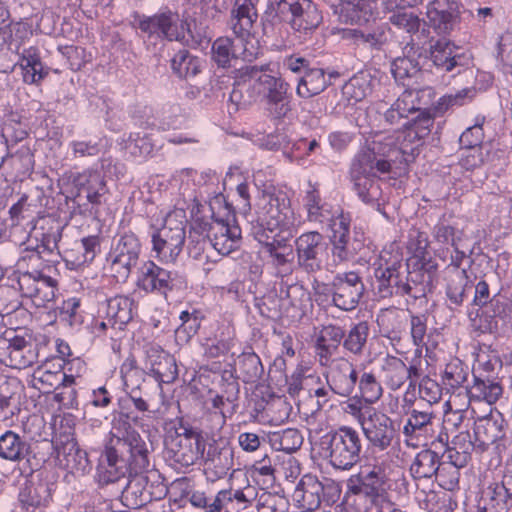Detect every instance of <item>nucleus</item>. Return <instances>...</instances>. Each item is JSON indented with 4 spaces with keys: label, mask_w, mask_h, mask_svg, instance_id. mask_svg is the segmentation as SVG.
I'll return each mask as SVG.
<instances>
[{
    "label": "nucleus",
    "mask_w": 512,
    "mask_h": 512,
    "mask_svg": "<svg viewBox=\"0 0 512 512\" xmlns=\"http://www.w3.org/2000/svg\"><path fill=\"white\" fill-rule=\"evenodd\" d=\"M372 287L375 294L382 299L393 296H408L413 300L426 298L434 288L412 277V269L403 263L400 256H380L373 264Z\"/></svg>",
    "instance_id": "f257e3e1"
},
{
    "label": "nucleus",
    "mask_w": 512,
    "mask_h": 512,
    "mask_svg": "<svg viewBox=\"0 0 512 512\" xmlns=\"http://www.w3.org/2000/svg\"><path fill=\"white\" fill-rule=\"evenodd\" d=\"M322 14L311 0H275L269 2L261 17L263 35L275 38L285 24L295 31L308 33L322 22Z\"/></svg>",
    "instance_id": "f03ea898"
},
{
    "label": "nucleus",
    "mask_w": 512,
    "mask_h": 512,
    "mask_svg": "<svg viewBox=\"0 0 512 512\" xmlns=\"http://www.w3.org/2000/svg\"><path fill=\"white\" fill-rule=\"evenodd\" d=\"M380 148V145L374 144L357 153L351 163L349 174L353 190L359 199L386 216L383 207L385 201L377 172L389 173L390 164L388 159H378L377 153H381Z\"/></svg>",
    "instance_id": "7ed1b4c3"
},
{
    "label": "nucleus",
    "mask_w": 512,
    "mask_h": 512,
    "mask_svg": "<svg viewBox=\"0 0 512 512\" xmlns=\"http://www.w3.org/2000/svg\"><path fill=\"white\" fill-rule=\"evenodd\" d=\"M72 189L65 196V203L59 209L69 214V219L76 215L92 216L98 207L106 202L109 190L104 174L97 170H85L70 177Z\"/></svg>",
    "instance_id": "20e7f679"
},
{
    "label": "nucleus",
    "mask_w": 512,
    "mask_h": 512,
    "mask_svg": "<svg viewBox=\"0 0 512 512\" xmlns=\"http://www.w3.org/2000/svg\"><path fill=\"white\" fill-rule=\"evenodd\" d=\"M295 214L286 192L278 190L262 196L256 214L250 215V234L255 239L277 235V231H289L295 226Z\"/></svg>",
    "instance_id": "39448f33"
},
{
    "label": "nucleus",
    "mask_w": 512,
    "mask_h": 512,
    "mask_svg": "<svg viewBox=\"0 0 512 512\" xmlns=\"http://www.w3.org/2000/svg\"><path fill=\"white\" fill-rule=\"evenodd\" d=\"M205 447L202 431L181 419L165 434L164 458L176 469L188 468L204 456Z\"/></svg>",
    "instance_id": "423d86ee"
},
{
    "label": "nucleus",
    "mask_w": 512,
    "mask_h": 512,
    "mask_svg": "<svg viewBox=\"0 0 512 512\" xmlns=\"http://www.w3.org/2000/svg\"><path fill=\"white\" fill-rule=\"evenodd\" d=\"M451 40L439 38L436 42L428 44L426 40L416 41L411 38L403 48V56L397 57L391 64V72L396 81H404L415 77L419 72L431 71L435 68L441 73V68L436 64V54L440 50L449 51Z\"/></svg>",
    "instance_id": "0eeeda50"
},
{
    "label": "nucleus",
    "mask_w": 512,
    "mask_h": 512,
    "mask_svg": "<svg viewBox=\"0 0 512 512\" xmlns=\"http://www.w3.org/2000/svg\"><path fill=\"white\" fill-rule=\"evenodd\" d=\"M134 27L139 30L146 50L156 54L167 43L180 39V14L169 7H163L152 15L136 13Z\"/></svg>",
    "instance_id": "6e6552de"
},
{
    "label": "nucleus",
    "mask_w": 512,
    "mask_h": 512,
    "mask_svg": "<svg viewBox=\"0 0 512 512\" xmlns=\"http://www.w3.org/2000/svg\"><path fill=\"white\" fill-rule=\"evenodd\" d=\"M320 444L335 469L350 470L361 460L362 439L352 427L341 426L327 432L321 437Z\"/></svg>",
    "instance_id": "1a4fd4ad"
},
{
    "label": "nucleus",
    "mask_w": 512,
    "mask_h": 512,
    "mask_svg": "<svg viewBox=\"0 0 512 512\" xmlns=\"http://www.w3.org/2000/svg\"><path fill=\"white\" fill-rule=\"evenodd\" d=\"M435 61L440 66L443 75L447 74L451 78L463 76L468 87L475 89V97L492 84L491 74L475 69L472 54L457 46L453 41H451L449 51H438Z\"/></svg>",
    "instance_id": "9d476101"
},
{
    "label": "nucleus",
    "mask_w": 512,
    "mask_h": 512,
    "mask_svg": "<svg viewBox=\"0 0 512 512\" xmlns=\"http://www.w3.org/2000/svg\"><path fill=\"white\" fill-rule=\"evenodd\" d=\"M283 68L298 76L296 94L303 99H309L321 94L328 86L332 85V79L340 77L337 71L326 72L323 68L316 67L312 61L294 53L283 60Z\"/></svg>",
    "instance_id": "9b49d317"
},
{
    "label": "nucleus",
    "mask_w": 512,
    "mask_h": 512,
    "mask_svg": "<svg viewBox=\"0 0 512 512\" xmlns=\"http://www.w3.org/2000/svg\"><path fill=\"white\" fill-rule=\"evenodd\" d=\"M38 448L12 430L0 435V458L18 464L20 475L38 472L47 461V455Z\"/></svg>",
    "instance_id": "f8f14e48"
},
{
    "label": "nucleus",
    "mask_w": 512,
    "mask_h": 512,
    "mask_svg": "<svg viewBox=\"0 0 512 512\" xmlns=\"http://www.w3.org/2000/svg\"><path fill=\"white\" fill-rule=\"evenodd\" d=\"M137 287L150 294L167 298L171 292H182L188 287L186 275L179 271L167 270L154 261H146L139 268Z\"/></svg>",
    "instance_id": "ddd939ff"
},
{
    "label": "nucleus",
    "mask_w": 512,
    "mask_h": 512,
    "mask_svg": "<svg viewBox=\"0 0 512 512\" xmlns=\"http://www.w3.org/2000/svg\"><path fill=\"white\" fill-rule=\"evenodd\" d=\"M141 254L142 244L134 232L118 233L112 240L107 259L114 276L118 280H127L133 268L138 265Z\"/></svg>",
    "instance_id": "4468645a"
},
{
    "label": "nucleus",
    "mask_w": 512,
    "mask_h": 512,
    "mask_svg": "<svg viewBox=\"0 0 512 512\" xmlns=\"http://www.w3.org/2000/svg\"><path fill=\"white\" fill-rule=\"evenodd\" d=\"M460 3L456 0H433L427 6L426 20H423L421 34L424 40L431 44V41L436 42L431 35L433 32L447 39L446 36L451 33L456 23L460 18Z\"/></svg>",
    "instance_id": "2eb2a0df"
},
{
    "label": "nucleus",
    "mask_w": 512,
    "mask_h": 512,
    "mask_svg": "<svg viewBox=\"0 0 512 512\" xmlns=\"http://www.w3.org/2000/svg\"><path fill=\"white\" fill-rule=\"evenodd\" d=\"M430 245L428 235L425 232L415 231V235H410L408 249L412 256L406 264L412 269V277L417 281L427 282L434 289L438 280V263L430 255L428 247Z\"/></svg>",
    "instance_id": "dca6fc26"
},
{
    "label": "nucleus",
    "mask_w": 512,
    "mask_h": 512,
    "mask_svg": "<svg viewBox=\"0 0 512 512\" xmlns=\"http://www.w3.org/2000/svg\"><path fill=\"white\" fill-rule=\"evenodd\" d=\"M328 248V243L321 233L317 231L302 233L295 239L298 268L308 275H315L322 271Z\"/></svg>",
    "instance_id": "f3484780"
},
{
    "label": "nucleus",
    "mask_w": 512,
    "mask_h": 512,
    "mask_svg": "<svg viewBox=\"0 0 512 512\" xmlns=\"http://www.w3.org/2000/svg\"><path fill=\"white\" fill-rule=\"evenodd\" d=\"M125 447L119 439L112 438L105 445L97 466L96 480L99 486H107L121 478L131 476L132 468L129 459L123 454Z\"/></svg>",
    "instance_id": "a211bd4d"
},
{
    "label": "nucleus",
    "mask_w": 512,
    "mask_h": 512,
    "mask_svg": "<svg viewBox=\"0 0 512 512\" xmlns=\"http://www.w3.org/2000/svg\"><path fill=\"white\" fill-rule=\"evenodd\" d=\"M359 423L371 447L379 451L387 450L398 436L395 422L384 413L373 411L367 416L362 413Z\"/></svg>",
    "instance_id": "6ab92c4d"
},
{
    "label": "nucleus",
    "mask_w": 512,
    "mask_h": 512,
    "mask_svg": "<svg viewBox=\"0 0 512 512\" xmlns=\"http://www.w3.org/2000/svg\"><path fill=\"white\" fill-rule=\"evenodd\" d=\"M332 289V302L343 311L355 309L365 292L362 278L355 271L337 273L332 279Z\"/></svg>",
    "instance_id": "aec40b11"
},
{
    "label": "nucleus",
    "mask_w": 512,
    "mask_h": 512,
    "mask_svg": "<svg viewBox=\"0 0 512 512\" xmlns=\"http://www.w3.org/2000/svg\"><path fill=\"white\" fill-rule=\"evenodd\" d=\"M56 459L60 467L74 474L84 475L92 469L88 453L82 449L73 436L64 435L52 441Z\"/></svg>",
    "instance_id": "412c9836"
},
{
    "label": "nucleus",
    "mask_w": 512,
    "mask_h": 512,
    "mask_svg": "<svg viewBox=\"0 0 512 512\" xmlns=\"http://www.w3.org/2000/svg\"><path fill=\"white\" fill-rule=\"evenodd\" d=\"M185 226L182 222L166 224L152 234V250L165 262H174L185 243Z\"/></svg>",
    "instance_id": "4be33fe9"
},
{
    "label": "nucleus",
    "mask_w": 512,
    "mask_h": 512,
    "mask_svg": "<svg viewBox=\"0 0 512 512\" xmlns=\"http://www.w3.org/2000/svg\"><path fill=\"white\" fill-rule=\"evenodd\" d=\"M145 369L159 384L172 383L178 377L175 358L160 345L148 343L144 346Z\"/></svg>",
    "instance_id": "5701e85b"
},
{
    "label": "nucleus",
    "mask_w": 512,
    "mask_h": 512,
    "mask_svg": "<svg viewBox=\"0 0 512 512\" xmlns=\"http://www.w3.org/2000/svg\"><path fill=\"white\" fill-rule=\"evenodd\" d=\"M26 478L20 488L18 499L21 507L27 512H36L38 509L47 507L52 499V488L54 484L42 478L41 473L22 475Z\"/></svg>",
    "instance_id": "b1692460"
},
{
    "label": "nucleus",
    "mask_w": 512,
    "mask_h": 512,
    "mask_svg": "<svg viewBox=\"0 0 512 512\" xmlns=\"http://www.w3.org/2000/svg\"><path fill=\"white\" fill-rule=\"evenodd\" d=\"M233 465L234 449L229 443L209 444L204 468L207 481L214 483L225 478Z\"/></svg>",
    "instance_id": "393cba45"
},
{
    "label": "nucleus",
    "mask_w": 512,
    "mask_h": 512,
    "mask_svg": "<svg viewBox=\"0 0 512 512\" xmlns=\"http://www.w3.org/2000/svg\"><path fill=\"white\" fill-rule=\"evenodd\" d=\"M507 422L499 411H491L487 416L474 422L473 433L477 447L485 450L489 445L503 440L506 435Z\"/></svg>",
    "instance_id": "a878e982"
},
{
    "label": "nucleus",
    "mask_w": 512,
    "mask_h": 512,
    "mask_svg": "<svg viewBox=\"0 0 512 512\" xmlns=\"http://www.w3.org/2000/svg\"><path fill=\"white\" fill-rule=\"evenodd\" d=\"M125 447L123 454L129 459L132 473L145 472L150 465V450L143 437L135 430L128 429L123 437H115Z\"/></svg>",
    "instance_id": "bb28decb"
},
{
    "label": "nucleus",
    "mask_w": 512,
    "mask_h": 512,
    "mask_svg": "<svg viewBox=\"0 0 512 512\" xmlns=\"http://www.w3.org/2000/svg\"><path fill=\"white\" fill-rule=\"evenodd\" d=\"M445 296L447 308L452 312H460L461 307L469 299L473 282L467 271H455L445 277Z\"/></svg>",
    "instance_id": "cd10ccee"
},
{
    "label": "nucleus",
    "mask_w": 512,
    "mask_h": 512,
    "mask_svg": "<svg viewBox=\"0 0 512 512\" xmlns=\"http://www.w3.org/2000/svg\"><path fill=\"white\" fill-rule=\"evenodd\" d=\"M121 503L129 509H140L153 500L144 472L132 473L121 494Z\"/></svg>",
    "instance_id": "c85d7f7f"
},
{
    "label": "nucleus",
    "mask_w": 512,
    "mask_h": 512,
    "mask_svg": "<svg viewBox=\"0 0 512 512\" xmlns=\"http://www.w3.org/2000/svg\"><path fill=\"white\" fill-rule=\"evenodd\" d=\"M259 0H235L231 14V28L241 40L250 36V31L258 18L257 3Z\"/></svg>",
    "instance_id": "c756f323"
},
{
    "label": "nucleus",
    "mask_w": 512,
    "mask_h": 512,
    "mask_svg": "<svg viewBox=\"0 0 512 512\" xmlns=\"http://www.w3.org/2000/svg\"><path fill=\"white\" fill-rule=\"evenodd\" d=\"M358 373L349 361L337 363L327 376L329 388L337 395L349 397L355 390Z\"/></svg>",
    "instance_id": "7c9ffc66"
},
{
    "label": "nucleus",
    "mask_w": 512,
    "mask_h": 512,
    "mask_svg": "<svg viewBox=\"0 0 512 512\" xmlns=\"http://www.w3.org/2000/svg\"><path fill=\"white\" fill-rule=\"evenodd\" d=\"M443 465L439 452L423 449L416 454L410 466V473L415 480L430 479L433 476L442 479L446 469Z\"/></svg>",
    "instance_id": "2f4dec72"
},
{
    "label": "nucleus",
    "mask_w": 512,
    "mask_h": 512,
    "mask_svg": "<svg viewBox=\"0 0 512 512\" xmlns=\"http://www.w3.org/2000/svg\"><path fill=\"white\" fill-rule=\"evenodd\" d=\"M332 256L339 262L351 261L365 247L364 234L354 231L353 236L350 233L338 232L331 235Z\"/></svg>",
    "instance_id": "473e14b6"
},
{
    "label": "nucleus",
    "mask_w": 512,
    "mask_h": 512,
    "mask_svg": "<svg viewBox=\"0 0 512 512\" xmlns=\"http://www.w3.org/2000/svg\"><path fill=\"white\" fill-rule=\"evenodd\" d=\"M322 489L321 480L315 475L305 474L297 484L293 496L301 507L309 511H315L322 504Z\"/></svg>",
    "instance_id": "72a5a7b5"
},
{
    "label": "nucleus",
    "mask_w": 512,
    "mask_h": 512,
    "mask_svg": "<svg viewBox=\"0 0 512 512\" xmlns=\"http://www.w3.org/2000/svg\"><path fill=\"white\" fill-rule=\"evenodd\" d=\"M512 497L499 482H492L481 491L477 512H508Z\"/></svg>",
    "instance_id": "f704fd0d"
},
{
    "label": "nucleus",
    "mask_w": 512,
    "mask_h": 512,
    "mask_svg": "<svg viewBox=\"0 0 512 512\" xmlns=\"http://www.w3.org/2000/svg\"><path fill=\"white\" fill-rule=\"evenodd\" d=\"M234 371L236 373L234 380H241L246 384H255L263 376L264 366L260 357L249 347L235 360Z\"/></svg>",
    "instance_id": "c9c22d12"
},
{
    "label": "nucleus",
    "mask_w": 512,
    "mask_h": 512,
    "mask_svg": "<svg viewBox=\"0 0 512 512\" xmlns=\"http://www.w3.org/2000/svg\"><path fill=\"white\" fill-rule=\"evenodd\" d=\"M23 81L26 84L38 85L45 79L50 71V68L42 63L40 52L37 47H29L24 49L19 63Z\"/></svg>",
    "instance_id": "e433bc0d"
},
{
    "label": "nucleus",
    "mask_w": 512,
    "mask_h": 512,
    "mask_svg": "<svg viewBox=\"0 0 512 512\" xmlns=\"http://www.w3.org/2000/svg\"><path fill=\"white\" fill-rule=\"evenodd\" d=\"M345 337V331L336 325L323 327L316 339V350L321 365H327L333 355L338 353Z\"/></svg>",
    "instance_id": "4c0bfd02"
},
{
    "label": "nucleus",
    "mask_w": 512,
    "mask_h": 512,
    "mask_svg": "<svg viewBox=\"0 0 512 512\" xmlns=\"http://www.w3.org/2000/svg\"><path fill=\"white\" fill-rule=\"evenodd\" d=\"M134 300L128 296L117 295L107 300L106 317L109 318L111 327L118 326L119 330L133 319Z\"/></svg>",
    "instance_id": "58836bf2"
},
{
    "label": "nucleus",
    "mask_w": 512,
    "mask_h": 512,
    "mask_svg": "<svg viewBox=\"0 0 512 512\" xmlns=\"http://www.w3.org/2000/svg\"><path fill=\"white\" fill-rule=\"evenodd\" d=\"M347 4L339 14V20L351 25L367 23L376 9V0H341Z\"/></svg>",
    "instance_id": "ea45409f"
},
{
    "label": "nucleus",
    "mask_w": 512,
    "mask_h": 512,
    "mask_svg": "<svg viewBox=\"0 0 512 512\" xmlns=\"http://www.w3.org/2000/svg\"><path fill=\"white\" fill-rule=\"evenodd\" d=\"M181 499L187 501L201 512H228L225 506V497H222L220 490L215 496H208L204 491L185 488L181 491Z\"/></svg>",
    "instance_id": "a19ab883"
},
{
    "label": "nucleus",
    "mask_w": 512,
    "mask_h": 512,
    "mask_svg": "<svg viewBox=\"0 0 512 512\" xmlns=\"http://www.w3.org/2000/svg\"><path fill=\"white\" fill-rule=\"evenodd\" d=\"M503 292L504 288L501 287L499 291L491 297L489 284L485 280H480L474 287V297L471 302L472 306H477L479 309H477L475 312L473 310H468L467 314L469 319L474 321L477 317H479V311L481 308H486V310L483 312L486 314V318H488L491 314H495L494 299L501 301Z\"/></svg>",
    "instance_id": "79ce46f5"
},
{
    "label": "nucleus",
    "mask_w": 512,
    "mask_h": 512,
    "mask_svg": "<svg viewBox=\"0 0 512 512\" xmlns=\"http://www.w3.org/2000/svg\"><path fill=\"white\" fill-rule=\"evenodd\" d=\"M172 73L184 80L201 72V59L185 48L179 49L170 59Z\"/></svg>",
    "instance_id": "37998d69"
},
{
    "label": "nucleus",
    "mask_w": 512,
    "mask_h": 512,
    "mask_svg": "<svg viewBox=\"0 0 512 512\" xmlns=\"http://www.w3.org/2000/svg\"><path fill=\"white\" fill-rule=\"evenodd\" d=\"M342 38L353 40L358 46H364L372 50H381L387 42L386 32L382 28L372 31L357 28L342 29Z\"/></svg>",
    "instance_id": "c03bdc74"
},
{
    "label": "nucleus",
    "mask_w": 512,
    "mask_h": 512,
    "mask_svg": "<svg viewBox=\"0 0 512 512\" xmlns=\"http://www.w3.org/2000/svg\"><path fill=\"white\" fill-rule=\"evenodd\" d=\"M374 144L381 146V153H377L378 159H388L389 164L391 165L393 162H396L401 156V159L399 160L400 163H405L408 165L409 163L413 162L415 158L420 153V147L423 145H420V143H416L415 145L401 142L400 146L393 145L392 143H380V142H373L371 146Z\"/></svg>",
    "instance_id": "a18cd8bd"
},
{
    "label": "nucleus",
    "mask_w": 512,
    "mask_h": 512,
    "mask_svg": "<svg viewBox=\"0 0 512 512\" xmlns=\"http://www.w3.org/2000/svg\"><path fill=\"white\" fill-rule=\"evenodd\" d=\"M269 444L276 451L287 454L296 452L303 444V436L296 428H287L268 435Z\"/></svg>",
    "instance_id": "49530a36"
},
{
    "label": "nucleus",
    "mask_w": 512,
    "mask_h": 512,
    "mask_svg": "<svg viewBox=\"0 0 512 512\" xmlns=\"http://www.w3.org/2000/svg\"><path fill=\"white\" fill-rule=\"evenodd\" d=\"M56 317L61 323L68 325L73 330H79L89 315L81 310V301L76 297L64 300L56 310Z\"/></svg>",
    "instance_id": "de8ad7c7"
},
{
    "label": "nucleus",
    "mask_w": 512,
    "mask_h": 512,
    "mask_svg": "<svg viewBox=\"0 0 512 512\" xmlns=\"http://www.w3.org/2000/svg\"><path fill=\"white\" fill-rule=\"evenodd\" d=\"M121 377L126 392L143 391V384L148 375L145 368H140L133 356L127 357L120 367Z\"/></svg>",
    "instance_id": "09e8293b"
},
{
    "label": "nucleus",
    "mask_w": 512,
    "mask_h": 512,
    "mask_svg": "<svg viewBox=\"0 0 512 512\" xmlns=\"http://www.w3.org/2000/svg\"><path fill=\"white\" fill-rule=\"evenodd\" d=\"M269 65L264 64L261 66L257 65H246L237 70V84L245 85L247 83H254L259 86V90H264L271 84V81L275 78L270 74H267Z\"/></svg>",
    "instance_id": "8fccbe9b"
},
{
    "label": "nucleus",
    "mask_w": 512,
    "mask_h": 512,
    "mask_svg": "<svg viewBox=\"0 0 512 512\" xmlns=\"http://www.w3.org/2000/svg\"><path fill=\"white\" fill-rule=\"evenodd\" d=\"M374 80L370 71L361 70L348 80L343 87V92L356 102L361 101L367 95L371 94Z\"/></svg>",
    "instance_id": "3c124183"
},
{
    "label": "nucleus",
    "mask_w": 512,
    "mask_h": 512,
    "mask_svg": "<svg viewBox=\"0 0 512 512\" xmlns=\"http://www.w3.org/2000/svg\"><path fill=\"white\" fill-rule=\"evenodd\" d=\"M502 386L493 380H483L474 375V384L468 391L470 399L484 400L494 404L502 395Z\"/></svg>",
    "instance_id": "603ef678"
},
{
    "label": "nucleus",
    "mask_w": 512,
    "mask_h": 512,
    "mask_svg": "<svg viewBox=\"0 0 512 512\" xmlns=\"http://www.w3.org/2000/svg\"><path fill=\"white\" fill-rule=\"evenodd\" d=\"M369 335V324L366 321H360L354 324L348 334H345L342 345L343 348L355 355H360L367 342Z\"/></svg>",
    "instance_id": "864d4df0"
},
{
    "label": "nucleus",
    "mask_w": 512,
    "mask_h": 512,
    "mask_svg": "<svg viewBox=\"0 0 512 512\" xmlns=\"http://www.w3.org/2000/svg\"><path fill=\"white\" fill-rule=\"evenodd\" d=\"M474 99L475 89L466 86L454 94H446L440 97L436 102L434 109L436 112L444 114L449 109L464 106L471 103Z\"/></svg>",
    "instance_id": "5fc2aeb1"
},
{
    "label": "nucleus",
    "mask_w": 512,
    "mask_h": 512,
    "mask_svg": "<svg viewBox=\"0 0 512 512\" xmlns=\"http://www.w3.org/2000/svg\"><path fill=\"white\" fill-rule=\"evenodd\" d=\"M180 37L177 42L183 46L197 48L206 38L204 31L198 27L196 19L188 17H180Z\"/></svg>",
    "instance_id": "6e6d98bb"
},
{
    "label": "nucleus",
    "mask_w": 512,
    "mask_h": 512,
    "mask_svg": "<svg viewBox=\"0 0 512 512\" xmlns=\"http://www.w3.org/2000/svg\"><path fill=\"white\" fill-rule=\"evenodd\" d=\"M390 22L398 28L404 29L410 33L416 41H424L421 29L423 23L417 15L412 12L398 11L393 13L390 18Z\"/></svg>",
    "instance_id": "4d7b16f0"
},
{
    "label": "nucleus",
    "mask_w": 512,
    "mask_h": 512,
    "mask_svg": "<svg viewBox=\"0 0 512 512\" xmlns=\"http://www.w3.org/2000/svg\"><path fill=\"white\" fill-rule=\"evenodd\" d=\"M212 60L218 68H229L232 59H236L233 50V40L229 37H219L212 44Z\"/></svg>",
    "instance_id": "13d9d810"
},
{
    "label": "nucleus",
    "mask_w": 512,
    "mask_h": 512,
    "mask_svg": "<svg viewBox=\"0 0 512 512\" xmlns=\"http://www.w3.org/2000/svg\"><path fill=\"white\" fill-rule=\"evenodd\" d=\"M434 418L435 416L432 412L413 409L410 412L406 424L404 425V435L413 436L417 434V436H420L422 433H427L428 426L432 425V420Z\"/></svg>",
    "instance_id": "bf43d9fd"
},
{
    "label": "nucleus",
    "mask_w": 512,
    "mask_h": 512,
    "mask_svg": "<svg viewBox=\"0 0 512 512\" xmlns=\"http://www.w3.org/2000/svg\"><path fill=\"white\" fill-rule=\"evenodd\" d=\"M278 235L265 236L263 239H256L266 250L269 256L273 259V263L276 266L286 265L289 260L288 256L292 255V249H289V253L280 252V249H286L284 239H277Z\"/></svg>",
    "instance_id": "052dcab7"
},
{
    "label": "nucleus",
    "mask_w": 512,
    "mask_h": 512,
    "mask_svg": "<svg viewBox=\"0 0 512 512\" xmlns=\"http://www.w3.org/2000/svg\"><path fill=\"white\" fill-rule=\"evenodd\" d=\"M181 325L176 330V335L182 341L188 342L194 335L198 333L201 326L202 317L200 312L182 311L180 314Z\"/></svg>",
    "instance_id": "680f3d73"
},
{
    "label": "nucleus",
    "mask_w": 512,
    "mask_h": 512,
    "mask_svg": "<svg viewBox=\"0 0 512 512\" xmlns=\"http://www.w3.org/2000/svg\"><path fill=\"white\" fill-rule=\"evenodd\" d=\"M125 149L135 158H145L154 150V144L149 135L130 133L125 141Z\"/></svg>",
    "instance_id": "e2e57ef3"
},
{
    "label": "nucleus",
    "mask_w": 512,
    "mask_h": 512,
    "mask_svg": "<svg viewBox=\"0 0 512 512\" xmlns=\"http://www.w3.org/2000/svg\"><path fill=\"white\" fill-rule=\"evenodd\" d=\"M360 397L365 403L373 404L382 396V387L372 373H363L359 380Z\"/></svg>",
    "instance_id": "0e129e2a"
},
{
    "label": "nucleus",
    "mask_w": 512,
    "mask_h": 512,
    "mask_svg": "<svg viewBox=\"0 0 512 512\" xmlns=\"http://www.w3.org/2000/svg\"><path fill=\"white\" fill-rule=\"evenodd\" d=\"M485 122L484 116H477L476 122L473 126L468 127L460 136L459 142L462 148L468 150L476 149L480 146L484 139L483 124Z\"/></svg>",
    "instance_id": "69168bd1"
},
{
    "label": "nucleus",
    "mask_w": 512,
    "mask_h": 512,
    "mask_svg": "<svg viewBox=\"0 0 512 512\" xmlns=\"http://www.w3.org/2000/svg\"><path fill=\"white\" fill-rule=\"evenodd\" d=\"M385 370L388 373L391 387L400 388L407 380V366L403 360L398 357H388L386 360Z\"/></svg>",
    "instance_id": "338daca9"
},
{
    "label": "nucleus",
    "mask_w": 512,
    "mask_h": 512,
    "mask_svg": "<svg viewBox=\"0 0 512 512\" xmlns=\"http://www.w3.org/2000/svg\"><path fill=\"white\" fill-rule=\"evenodd\" d=\"M0 356L7 357V361L2 360L6 365L17 369L31 366L37 358L34 347L25 350H9L6 352H0Z\"/></svg>",
    "instance_id": "774afa93"
}]
</instances>
